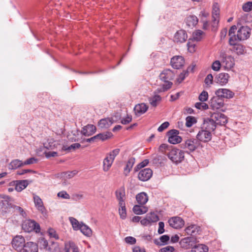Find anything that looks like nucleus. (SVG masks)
Wrapping results in <instances>:
<instances>
[{
    "instance_id": "bf43d9fd",
    "label": "nucleus",
    "mask_w": 252,
    "mask_h": 252,
    "mask_svg": "<svg viewBox=\"0 0 252 252\" xmlns=\"http://www.w3.org/2000/svg\"><path fill=\"white\" fill-rule=\"evenodd\" d=\"M237 30V27L235 25L232 26L230 29H229L228 35L229 36V38H231V37H233V36L236 37V35L235 34V32Z\"/></svg>"
},
{
    "instance_id": "a878e982",
    "label": "nucleus",
    "mask_w": 252,
    "mask_h": 252,
    "mask_svg": "<svg viewBox=\"0 0 252 252\" xmlns=\"http://www.w3.org/2000/svg\"><path fill=\"white\" fill-rule=\"evenodd\" d=\"M136 200L138 204L144 205L148 202L149 197L146 193L141 192L136 195Z\"/></svg>"
},
{
    "instance_id": "7ed1b4c3",
    "label": "nucleus",
    "mask_w": 252,
    "mask_h": 252,
    "mask_svg": "<svg viewBox=\"0 0 252 252\" xmlns=\"http://www.w3.org/2000/svg\"><path fill=\"white\" fill-rule=\"evenodd\" d=\"M167 156L173 162L178 164L184 160L185 153L181 150L172 149L167 154Z\"/></svg>"
},
{
    "instance_id": "3c124183",
    "label": "nucleus",
    "mask_w": 252,
    "mask_h": 252,
    "mask_svg": "<svg viewBox=\"0 0 252 252\" xmlns=\"http://www.w3.org/2000/svg\"><path fill=\"white\" fill-rule=\"evenodd\" d=\"M208 94L205 91H203L199 95L198 98L200 101L205 102L208 99Z\"/></svg>"
},
{
    "instance_id": "a211bd4d",
    "label": "nucleus",
    "mask_w": 252,
    "mask_h": 252,
    "mask_svg": "<svg viewBox=\"0 0 252 252\" xmlns=\"http://www.w3.org/2000/svg\"><path fill=\"white\" fill-rule=\"evenodd\" d=\"M11 244L15 250H20L26 244L25 238L22 236H16L13 238Z\"/></svg>"
},
{
    "instance_id": "72a5a7b5",
    "label": "nucleus",
    "mask_w": 252,
    "mask_h": 252,
    "mask_svg": "<svg viewBox=\"0 0 252 252\" xmlns=\"http://www.w3.org/2000/svg\"><path fill=\"white\" fill-rule=\"evenodd\" d=\"M78 229H80L81 232L86 236H90L92 235L91 229L85 224L80 223Z\"/></svg>"
},
{
    "instance_id": "9b49d317",
    "label": "nucleus",
    "mask_w": 252,
    "mask_h": 252,
    "mask_svg": "<svg viewBox=\"0 0 252 252\" xmlns=\"http://www.w3.org/2000/svg\"><path fill=\"white\" fill-rule=\"evenodd\" d=\"M196 139L198 141L204 143L210 141L212 139V132L210 131L201 128L196 135Z\"/></svg>"
},
{
    "instance_id": "13d9d810",
    "label": "nucleus",
    "mask_w": 252,
    "mask_h": 252,
    "mask_svg": "<svg viewBox=\"0 0 252 252\" xmlns=\"http://www.w3.org/2000/svg\"><path fill=\"white\" fill-rule=\"evenodd\" d=\"M125 241L126 243L132 245L136 243V240L133 237L128 236L125 238Z\"/></svg>"
},
{
    "instance_id": "6e6d98bb",
    "label": "nucleus",
    "mask_w": 252,
    "mask_h": 252,
    "mask_svg": "<svg viewBox=\"0 0 252 252\" xmlns=\"http://www.w3.org/2000/svg\"><path fill=\"white\" fill-rule=\"evenodd\" d=\"M48 232L49 235L51 237L54 238L55 239H57V240L59 239V236L54 229H53L52 228H50L48 229Z\"/></svg>"
},
{
    "instance_id": "f3484780",
    "label": "nucleus",
    "mask_w": 252,
    "mask_h": 252,
    "mask_svg": "<svg viewBox=\"0 0 252 252\" xmlns=\"http://www.w3.org/2000/svg\"><path fill=\"white\" fill-rule=\"evenodd\" d=\"M216 94L220 96L222 99L223 98L230 99L234 96V93H233L231 90L225 89V88H221L219 89L216 91Z\"/></svg>"
},
{
    "instance_id": "0eeeda50",
    "label": "nucleus",
    "mask_w": 252,
    "mask_h": 252,
    "mask_svg": "<svg viewBox=\"0 0 252 252\" xmlns=\"http://www.w3.org/2000/svg\"><path fill=\"white\" fill-rule=\"evenodd\" d=\"M220 8L217 3H214L212 10V31H216L219 22Z\"/></svg>"
},
{
    "instance_id": "6ab92c4d",
    "label": "nucleus",
    "mask_w": 252,
    "mask_h": 252,
    "mask_svg": "<svg viewBox=\"0 0 252 252\" xmlns=\"http://www.w3.org/2000/svg\"><path fill=\"white\" fill-rule=\"evenodd\" d=\"M115 194L119 202V204H125L126 192L124 187H121L117 189L115 191Z\"/></svg>"
},
{
    "instance_id": "1a4fd4ad",
    "label": "nucleus",
    "mask_w": 252,
    "mask_h": 252,
    "mask_svg": "<svg viewBox=\"0 0 252 252\" xmlns=\"http://www.w3.org/2000/svg\"><path fill=\"white\" fill-rule=\"evenodd\" d=\"M217 125V124L211 116L210 118L204 119L201 128L208 131H210L211 132H212L216 129Z\"/></svg>"
},
{
    "instance_id": "338daca9",
    "label": "nucleus",
    "mask_w": 252,
    "mask_h": 252,
    "mask_svg": "<svg viewBox=\"0 0 252 252\" xmlns=\"http://www.w3.org/2000/svg\"><path fill=\"white\" fill-rule=\"evenodd\" d=\"M164 224L163 222L160 221L158 223V233L160 234H162L164 232Z\"/></svg>"
},
{
    "instance_id": "69168bd1",
    "label": "nucleus",
    "mask_w": 252,
    "mask_h": 252,
    "mask_svg": "<svg viewBox=\"0 0 252 252\" xmlns=\"http://www.w3.org/2000/svg\"><path fill=\"white\" fill-rule=\"evenodd\" d=\"M168 146L166 144H162L160 145L158 148V151L162 153H164L168 149Z\"/></svg>"
},
{
    "instance_id": "2f4dec72",
    "label": "nucleus",
    "mask_w": 252,
    "mask_h": 252,
    "mask_svg": "<svg viewBox=\"0 0 252 252\" xmlns=\"http://www.w3.org/2000/svg\"><path fill=\"white\" fill-rule=\"evenodd\" d=\"M135 162V159L133 158H131L128 159L126 166L124 168V173L126 176H127L129 172L130 171L131 168H132L133 164Z\"/></svg>"
},
{
    "instance_id": "5701e85b",
    "label": "nucleus",
    "mask_w": 252,
    "mask_h": 252,
    "mask_svg": "<svg viewBox=\"0 0 252 252\" xmlns=\"http://www.w3.org/2000/svg\"><path fill=\"white\" fill-rule=\"evenodd\" d=\"M195 240L196 238L193 237H187L181 240L180 244L183 248L188 249L192 246V243H193Z\"/></svg>"
},
{
    "instance_id": "864d4df0",
    "label": "nucleus",
    "mask_w": 252,
    "mask_h": 252,
    "mask_svg": "<svg viewBox=\"0 0 252 252\" xmlns=\"http://www.w3.org/2000/svg\"><path fill=\"white\" fill-rule=\"evenodd\" d=\"M58 196L63 199H70V197L68 193L65 191H62L58 193Z\"/></svg>"
},
{
    "instance_id": "4be33fe9",
    "label": "nucleus",
    "mask_w": 252,
    "mask_h": 252,
    "mask_svg": "<svg viewBox=\"0 0 252 252\" xmlns=\"http://www.w3.org/2000/svg\"><path fill=\"white\" fill-rule=\"evenodd\" d=\"M37 245L33 242H29L25 244L20 252H38Z\"/></svg>"
},
{
    "instance_id": "f03ea898",
    "label": "nucleus",
    "mask_w": 252,
    "mask_h": 252,
    "mask_svg": "<svg viewBox=\"0 0 252 252\" xmlns=\"http://www.w3.org/2000/svg\"><path fill=\"white\" fill-rule=\"evenodd\" d=\"M120 149H116L108 154L103 162V170L105 172L108 171L112 166L115 157L119 154Z\"/></svg>"
},
{
    "instance_id": "473e14b6",
    "label": "nucleus",
    "mask_w": 252,
    "mask_h": 252,
    "mask_svg": "<svg viewBox=\"0 0 252 252\" xmlns=\"http://www.w3.org/2000/svg\"><path fill=\"white\" fill-rule=\"evenodd\" d=\"M198 23V18L194 15H189L186 18V23L189 27H194Z\"/></svg>"
},
{
    "instance_id": "7c9ffc66",
    "label": "nucleus",
    "mask_w": 252,
    "mask_h": 252,
    "mask_svg": "<svg viewBox=\"0 0 252 252\" xmlns=\"http://www.w3.org/2000/svg\"><path fill=\"white\" fill-rule=\"evenodd\" d=\"M133 211L136 215H142L147 213L148 208L144 205H135L133 207Z\"/></svg>"
},
{
    "instance_id": "423d86ee",
    "label": "nucleus",
    "mask_w": 252,
    "mask_h": 252,
    "mask_svg": "<svg viewBox=\"0 0 252 252\" xmlns=\"http://www.w3.org/2000/svg\"><path fill=\"white\" fill-rule=\"evenodd\" d=\"M251 31V29L248 26L241 27L236 35V40L241 41L248 39L250 36Z\"/></svg>"
},
{
    "instance_id": "58836bf2",
    "label": "nucleus",
    "mask_w": 252,
    "mask_h": 252,
    "mask_svg": "<svg viewBox=\"0 0 252 252\" xmlns=\"http://www.w3.org/2000/svg\"><path fill=\"white\" fill-rule=\"evenodd\" d=\"M112 136V134L110 132H106L105 133H99L96 135L97 140L104 141L110 138Z\"/></svg>"
},
{
    "instance_id": "680f3d73",
    "label": "nucleus",
    "mask_w": 252,
    "mask_h": 252,
    "mask_svg": "<svg viewBox=\"0 0 252 252\" xmlns=\"http://www.w3.org/2000/svg\"><path fill=\"white\" fill-rule=\"evenodd\" d=\"M169 126V123L168 122H165L162 124L158 128V130L159 132H162L166 129Z\"/></svg>"
},
{
    "instance_id": "de8ad7c7",
    "label": "nucleus",
    "mask_w": 252,
    "mask_h": 252,
    "mask_svg": "<svg viewBox=\"0 0 252 252\" xmlns=\"http://www.w3.org/2000/svg\"><path fill=\"white\" fill-rule=\"evenodd\" d=\"M69 220L72 224L73 229L75 230L78 229L80 224L78 221L76 219L72 217L69 218Z\"/></svg>"
},
{
    "instance_id": "603ef678",
    "label": "nucleus",
    "mask_w": 252,
    "mask_h": 252,
    "mask_svg": "<svg viewBox=\"0 0 252 252\" xmlns=\"http://www.w3.org/2000/svg\"><path fill=\"white\" fill-rule=\"evenodd\" d=\"M221 66L220 63L219 61H215L212 65V68L215 71H219Z\"/></svg>"
},
{
    "instance_id": "f704fd0d",
    "label": "nucleus",
    "mask_w": 252,
    "mask_h": 252,
    "mask_svg": "<svg viewBox=\"0 0 252 252\" xmlns=\"http://www.w3.org/2000/svg\"><path fill=\"white\" fill-rule=\"evenodd\" d=\"M208 248L203 244H198L192 248L191 252H208Z\"/></svg>"
},
{
    "instance_id": "aec40b11",
    "label": "nucleus",
    "mask_w": 252,
    "mask_h": 252,
    "mask_svg": "<svg viewBox=\"0 0 252 252\" xmlns=\"http://www.w3.org/2000/svg\"><path fill=\"white\" fill-rule=\"evenodd\" d=\"M185 61L183 57L180 56H174L171 59L172 66L176 69H179L183 66Z\"/></svg>"
},
{
    "instance_id": "0e129e2a",
    "label": "nucleus",
    "mask_w": 252,
    "mask_h": 252,
    "mask_svg": "<svg viewBox=\"0 0 252 252\" xmlns=\"http://www.w3.org/2000/svg\"><path fill=\"white\" fill-rule=\"evenodd\" d=\"M37 161V159L34 158H31L27 160H26L25 162H23L24 165H29L31 164H33L34 162Z\"/></svg>"
},
{
    "instance_id": "79ce46f5",
    "label": "nucleus",
    "mask_w": 252,
    "mask_h": 252,
    "mask_svg": "<svg viewBox=\"0 0 252 252\" xmlns=\"http://www.w3.org/2000/svg\"><path fill=\"white\" fill-rule=\"evenodd\" d=\"M160 99L161 97L159 95H155L149 99V101L152 106L155 107L159 102Z\"/></svg>"
},
{
    "instance_id": "c03bdc74",
    "label": "nucleus",
    "mask_w": 252,
    "mask_h": 252,
    "mask_svg": "<svg viewBox=\"0 0 252 252\" xmlns=\"http://www.w3.org/2000/svg\"><path fill=\"white\" fill-rule=\"evenodd\" d=\"M182 141V138L178 135L176 136H169L168 137V142L170 143L173 144H176L179 143Z\"/></svg>"
},
{
    "instance_id": "dca6fc26",
    "label": "nucleus",
    "mask_w": 252,
    "mask_h": 252,
    "mask_svg": "<svg viewBox=\"0 0 252 252\" xmlns=\"http://www.w3.org/2000/svg\"><path fill=\"white\" fill-rule=\"evenodd\" d=\"M188 38V34L186 32L183 30H180L176 32L174 36V41L177 43L185 42Z\"/></svg>"
},
{
    "instance_id": "9d476101",
    "label": "nucleus",
    "mask_w": 252,
    "mask_h": 252,
    "mask_svg": "<svg viewBox=\"0 0 252 252\" xmlns=\"http://www.w3.org/2000/svg\"><path fill=\"white\" fill-rule=\"evenodd\" d=\"M200 145V142L195 138L187 139L184 144V148L188 149L190 152L195 151Z\"/></svg>"
},
{
    "instance_id": "20e7f679",
    "label": "nucleus",
    "mask_w": 252,
    "mask_h": 252,
    "mask_svg": "<svg viewBox=\"0 0 252 252\" xmlns=\"http://www.w3.org/2000/svg\"><path fill=\"white\" fill-rule=\"evenodd\" d=\"M23 229L28 232L34 231L38 233L40 231L39 224L35 221L32 220H26L22 223Z\"/></svg>"
},
{
    "instance_id": "c85d7f7f",
    "label": "nucleus",
    "mask_w": 252,
    "mask_h": 252,
    "mask_svg": "<svg viewBox=\"0 0 252 252\" xmlns=\"http://www.w3.org/2000/svg\"><path fill=\"white\" fill-rule=\"evenodd\" d=\"M113 123L112 119L104 118L101 119L98 123V126L101 128H107Z\"/></svg>"
},
{
    "instance_id": "e2e57ef3",
    "label": "nucleus",
    "mask_w": 252,
    "mask_h": 252,
    "mask_svg": "<svg viewBox=\"0 0 252 252\" xmlns=\"http://www.w3.org/2000/svg\"><path fill=\"white\" fill-rule=\"evenodd\" d=\"M132 120V117L130 115H127L126 118H123L121 120V123L124 125H126L130 123Z\"/></svg>"
},
{
    "instance_id": "4468645a",
    "label": "nucleus",
    "mask_w": 252,
    "mask_h": 252,
    "mask_svg": "<svg viewBox=\"0 0 252 252\" xmlns=\"http://www.w3.org/2000/svg\"><path fill=\"white\" fill-rule=\"evenodd\" d=\"M210 104L212 109H219L223 106L224 100L220 96L216 95L210 99Z\"/></svg>"
},
{
    "instance_id": "412c9836",
    "label": "nucleus",
    "mask_w": 252,
    "mask_h": 252,
    "mask_svg": "<svg viewBox=\"0 0 252 252\" xmlns=\"http://www.w3.org/2000/svg\"><path fill=\"white\" fill-rule=\"evenodd\" d=\"M153 174L152 170L150 168L141 170L138 174V179L142 181H146L150 179Z\"/></svg>"
},
{
    "instance_id": "37998d69",
    "label": "nucleus",
    "mask_w": 252,
    "mask_h": 252,
    "mask_svg": "<svg viewBox=\"0 0 252 252\" xmlns=\"http://www.w3.org/2000/svg\"><path fill=\"white\" fill-rule=\"evenodd\" d=\"M146 216L151 223L153 222H156L159 220L158 216L154 212H151L150 214H148Z\"/></svg>"
},
{
    "instance_id": "bb28decb",
    "label": "nucleus",
    "mask_w": 252,
    "mask_h": 252,
    "mask_svg": "<svg viewBox=\"0 0 252 252\" xmlns=\"http://www.w3.org/2000/svg\"><path fill=\"white\" fill-rule=\"evenodd\" d=\"M229 76L226 73H220L216 77V80L218 83L221 85H224L227 83Z\"/></svg>"
},
{
    "instance_id": "09e8293b",
    "label": "nucleus",
    "mask_w": 252,
    "mask_h": 252,
    "mask_svg": "<svg viewBox=\"0 0 252 252\" xmlns=\"http://www.w3.org/2000/svg\"><path fill=\"white\" fill-rule=\"evenodd\" d=\"M242 9L245 12H250L252 10V1H248L243 5Z\"/></svg>"
},
{
    "instance_id": "cd10ccee",
    "label": "nucleus",
    "mask_w": 252,
    "mask_h": 252,
    "mask_svg": "<svg viewBox=\"0 0 252 252\" xmlns=\"http://www.w3.org/2000/svg\"><path fill=\"white\" fill-rule=\"evenodd\" d=\"M96 130V127L93 125H88L84 126L82 130L83 135L87 136H90L94 134Z\"/></svg>"
},
{
    "instance_id": "393cba45",
    "label": "nucleus",
    "mask_w": 252,
    "mask_h": 252,
    "mask_svg": "<svg viewBox=\"0 0 252 252\" xmlns=\"http://www.w3.org/2000/svg\"><path fill=\"white\" fill-rule=\"evenodd\" d=\"M200 230V227L195 224H191L187 227L185 229L186 233L191 236L196 235L199 233Z\"/></svg>"
},
{
    "instance_id": "ddd939ff",
    "label": "nucleus",
    "mask_w": 252,
    "mask_h": 252,
    "mask_svg": "<svg viewBox=\"0 0 252 252\" xmlns=\"http://www.w3.org/2000/svg\"><path fill=\"white\" fill-rule=\"evenodd\" d=\"M33 199L35 207L37 209V210L39 211L43 215H46L47 214V211L40 197L33 193Z\"/></svg>"
},
{
    "instance_id": "2eb2a0df",
    "label": "nucleus",
    "mask_w": 252,
    "mask_h": 252,
    "mask_svg": "<svg viewBox=\"0 0 252 252\" xmlns=\"http://www.w3.org/2000/svg\"><path fill=\"white\" fill-rule=\"evenodd\" d=\"M168 222L170 226L175 229L182 228L185 224L184 220L179 217H174L170 218Z\"/></svg>"
},
{
    "instance_id": "c756f323",
    "label": "nucleus",
    "mask_w": 252,
    "mask_h": 252,
    "mask_svg": "<svg viewBox=\"0 0 252 252\" xmlns=\"http://www.w3.org/2000/svg\"><path fill=\"white\" fill-rule=\"evenodd\" d=\"M64 252H70V251L72 252H79L78 247L71 241L66 242L64 243Z\"/></svg>"
},
{
    "instance_id": "4d7b16f0",
    "label": "nucleus",
    "mask_w": 252,
    "mask_h": 252,
    "mask_svg": "<svg viewBox=\"0 0 252 252\" xmlns=\"http://www.w3.org/2000/svg\"><path fill=\"white\" fill-rule=\"evenodd\" d=\"M174 248L172 246H167L159 250V252H173Z\"/></svg>"
},
{
    "instance_id": "f257e3e1",
    "label": "nucleus",
    "mask_w": 252,
    "mask_h": 252,
    "mask_svg": "<svg viewBox=\"0 0 252 252\" xmlns=\"http://www.w3.org/2000/svg\"><path fill=\"white\" fill-rule=\"evenodd\" d=\"M174 73L171 70L169 69L163 70L159 75V78L165 84L158 88L157 90V92L158 93L164 92L171 88L173 84L171 80L174 79Z\"/></svg>"
},
{
    "instance_id": "5fc2aeb1",
    "label": "nucleus",
    "mask_w": 252,
    "mask_h": 252,
    "mask_svg": "<svg viewBox=\"0 0 252 252\" xmlns=\"http://www.w3.org/2000/svg\"><path fill=\"white\" fill-rule=\"evenodd\" d=\"M187 46L188 47V50L189 52L193 53L195 51V44L192 43L191 40L189 39L188 43Z\"/></svg>"
},
{
    "instance_id": "a19ab883",
    "label": "nucleus",
    "mask_w": 252,
    "mask_h": 252,
    "mask_svg": "<svg viewBox=\"0 0 252 252\" xmlns=\"http://www.w3.org/2000/svg\"><path fill=\"white\" fill-rule=\"evenodd\" d=\"M58 142L53 139L49 140L47 143L44 144L45 147L48 149H54L57 147Z\"/></svg>"
},
{
    "instance_id": "ea45409f",
    "label": "nucleus",
    "mask_w": 252,
    "mask_h": 252,
    "mask_svg": "<svg viewBox=\"0 0 252 252\" xmlns=\"http://www.w3.org/2000/svg\"><path fill=\"white\" fill-rule=\"evenodd\" d=\"M186 125L187 127H191L193 124L197 123V119L193 116H188L186 119Z\"/></svg>"
},
{
    "instance_id": "a18cd8bd",
    "label": "nucleus",
    "mask_w": 252,
    "mask_h": 252,
    "mask_svg": "<svg viewBox=\"0 0 252 252\" xmlns=\"http://www.w3.org/2000/svg\"><path fill=\"white\" fill-rule=\"evenodd\" d=\"M189 69H190L191 70H192L193 68H191L190 69V67H189L188 68L187 70L183 71L182 72H181L180 73V74L179 75V77H178V78L177 79V81L179 83H181L182 81H183L185 79L186 77L188 75V73H189Z\"/></svg>"
},
{
    "instance_id": "6e6552de",
    "label": "nucleus",
    "mask_w": 252,
    "mask_h": 252,
    "mask_svg": "<svg viewBox=\"0 0 252 252\" xmlns=\"http://www.w3.org/2000/svg\"><path fill=\"white\" fill-rule=\"evenodd\" d=\"M236 37L235 36L231 37L229 39V44L232 46V51L235 52L238 55H243L245 53L244 47L240 44H237Z\"/></svg>"
},
{
    "instance_id": "b1692460",
    "label": "nucleus",
    "mask_w": 252,
    "mask_h": 252,
    "mask_svg": "<svg viewBox=\"0 0 252 252\" xmlns=\"http://www.w3.org/2000/svg\"><path fill=\"white\" fill-rule=\"evenodd\" d=\"M32 182V181L27 180H19L15 181V189L16 191L20 192L25 189L29 184Z\"/></svg>"
},
{
    "instance_id": "39448f33",
    "label": "nucleus",
    "mask_w": 252,
    "mask_h": 252,
    "mask_svg": "<svg viewBox=\"0 0 252 252\" xmlns=\"http://www.w3.org/2000/svg\"><path fill=\"white\" fill-rule=\"evenodd\" d=\"M220 58L223 65L226 69H230L234 64V59L230 55H227L224 51H221L220 54Z\"/></svg>"
},
{
    "instance_id": "052dcab7",
    "label": "nucleus",
    "mask_w": 252,
    "mask_h": 252,
    "mask_svg": "<svg viewBox=\"0 0 252 252\" xmlns=\"http://www.w3.org/2000/svg\"><path fill=\"white\" fill-rule=\"evenodd\" d=\"M213 80V77L211 74H208L205 79V83L207 85H210L212 84Z\"/></svg>"
},
{
    "instance_id": "4c0bfd02",
    "label": "nucleus",
    "mask_w": 252,
    "mask_h": 252,
    "mask_svg": "<svg viewBox=\"0 0 252 252\" xmlns=\"http://www.w3.org/2000/svg\"><path fill=\"white\" fill-rule=\"evenodd\" d=\"M119 213L120 218L124 220L126 217V203L122 204H119Z\"/></svg>"
},
{
    "instance_id": "774afa93",
    "label": "nucleus",
    "mask_w": 252,
    "mask_h": 252,
    "mask_svg": "<svg viewBox=\"0 0 252 252\" xmlns=\"http://www.w3.org/2000/svg\"><path fill=\"white\" fill-rule=\"evenodd\" d=\"M140 222H141V224L144 226H147V225H150L151 224V222L148 219L147 216H146V217L144 219H142L140 221Z\"/></svg>"
},
{
    "instance_id": "49530a36",
    "label": "nucleus",
    "mask_w": 252,
    "mask_h": 252,
    "mask_svg": "<svg viewBox=\"0 0 252 252\" xmlns=\"http://www.w3.org/2000/svg\"><path fill=\"white\" fill-rule=\"evenodd\" d=\"M195 107L197 109L205 110L208 109V105L203 101L196 102L195 104Z\"/></svg>"
},
{
    "instance_id": "8fccbe9b",
    "label": "nucleus",
    "mask_w": 252,
    "mask_h": 252,
    "mask_svg": "<svg viewBox=\"0 0 252 252\" xmlns=\"http://www.w3.org/2000/svg\"><path fill=\"white\" fill-rule=\"evenodd\" d=\"M148 107L146 104L142 103L136 105L133 109V110H147Z\"/></svg>"
},
{
    "instance_id": "e433bc0d",
    "label": "nucleus",
    "mask_w": 252,
    "mask_h": 252,
    "mask_svg": "<svg viewBox=\"0 0 252 252\" xmlns=\"http://www.w3.org/2000/svg\"><path fill=\"white\" fill-rule=\"evenodd\" d=\"M23 166H24L23 162L21 160L16 159L11 161L9 165V168L15 169Z\"/></svg>"
},
{
    "instance_id": "c9c22d12",
    "label": "nucleus",
    "mask_w": 252,
    "mask_h": 252,
    "mask_svg": "<svg viewBox=\"0 0 252 252\" xmlns=\"http://www.w3.org/2000/svg\"><path fill=\"white\" fill-rule=\"evenodd\" d=\"M205 36V33L201 30H196L192 33L193 39L196 41H200Z\"/></svg>"
},
{
    "instance_id": "f8f14e48",
    "label": "nucleus",
    "mask_w": 252,
    "mask_h": 252,
    "mask_svg": "<svg viewBox=\"0 0 252 252\" xmlns=\"http://www.w3.org/2000/svg\"><path fill=\"white\" fill-rule=\"evenodd\" d=\"M211 116L217 125H224L227 123L226 116L219 111L212 113Z\"/></svg>"
}]
</instances>
